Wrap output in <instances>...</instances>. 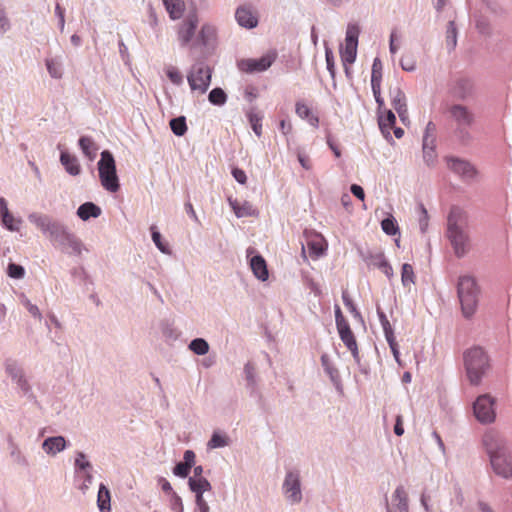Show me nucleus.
<instances>
[{
	"mask_svg": "<svg viewBox=\"0 0 512 512\" xmlns=\"http://www.w3.org/2000/svg\"><path fill=\"white\" fill-rule=\"evenodd\" d=\"M28 220L61 252L80 257L83 251H88L81 239L62 221L38 212L29 214Z\"/></svg>",
	"mask_w": 512,
	"mask_h": 512,
	"instance_id": "f257e3e1",
	"label": "nucleus"
},
{
	"mask_svg": "<svg viewBox=\"0 0 512 512\" xmlns=\"http://www.w3.org/2000/svg\"><path fill=\"white\" fill-rule=\"evenodd\" d=\"M446 236L457 258H463L470 250L468 215L458 206H452L447 216Z\"/></svg>",
	"mask_w": 512,
	"mask_h": 512,
	"instance_id": "f03ea898",
	"label": "nucleus"
},
{
	"mask_svg": "<svg viewBox=\"0 0 512 512\" xmlns=\"http://www.w3.org/2000/svg\"><path fill=\"white\" fill-rule=\"evenodd\" d=\"M466 377L472 386H478L490 367L489 356L481 346H473L463 353Z\"/></svg>",
	"mask_w": 512,
	"mask_h": 512,
	"instance_id": "7ed1b4c3",
	"label": "nucleus"
},
{
	"mask_svg": "<svg viewBox=\"0 0 512 512\" xmlns=\"http://www.w3.org/2000/svg\"><path fill=\"white\" fill-rule=\"evenodd\" d=\"M480 289L471 275L460 276L457 283V295L465 318H471L476 312Z\"/></svg>",
	"mask_w": 512,
	"mask_h": 512,
	"instance_id": "20e7f679",
	"label": "nucleus"
},
{
	"mask_svg": "<svg viewBox=\"0 0 512 512\" xmlns=\"http://www.w3.org/2000/svg\"><path fill=\"white\" fill-rule=\"evenodd\" d=\"M98 172L101 185L109 192H117L120 188L119 178L117 176L115 159L108 150L101 152V158L98 161Z\"/></svg>",
	"mask_w": 512,
	"mask_h": 512,
	"instance_id": "39448f33",
	"label": "nucleus"
},
{
	"mask_svg": "<svg viewBox=\"0 0 512 512\" xmlns=\"http://www.w3.org/2000/svg\"><path fill=\"white\" fill-rule=\"evenodd\" d=\"M212 71L208 65L202 61L194 63L188 74L187 81L192 92L204 94L211 84Z\"/></svg>",
	"mask_w": 512,
	"mask_h": 512,
	"instance_id": "423d86ee",
	"label": "nucleus"
},
{
	"mask_svg": "<svg viewBox=\"0 0 512 512\" xmlns=\"http://www.w3.org/2000/svg\"><path fill=\"white\" fill-rule=\"evenodd\" d=\"M496 400L490 394L479 395L473 403V413L481 424H491L496 420Z\"/></svg>",
	"mask_w": 512,
	"mask_h": 512,
	"instance_id": "0eeeda50",
	"label": "nucleus"
},
{
	"mask_svg": "<svg viewBox=\"0 0 512 512\" xmlns=\"http://www.w3.org/2000/svg\"><path fill=\"white\" fill-rule=\"evenodd\" d=\"M360 27L356 23L347 25L345 46L340 48V55L343 66L351 65L355 62L357 56L358 37Z\"/></svg>",
	"mask_w": 512,
	"mask_h": 512,
	"instance_id": "6e6552de",
	"label": "nucleus"
},
{
	"mask_svg": "<svg viewBox=\"0 0 512 512\" xmlns=\"http://www.w3.org/2000/svg\"><path fill=\"white\" fill-rule=\"evenodd\" d=\"M282 492L286 500L292 505L302 501L301 481L298 471H287L282 484Z\"/></svg>",
	"mask_w": 512,
	"mask_h": 512,
	"instance_id": "1a4fd4ad",
	"label": "nucleus"
},
{
	"mask_svg": "<svg viewBox=\"0 0 512 512\" xmlns=\"http://www.w3.org/2000/svg\"><path fill=\"white\" fill-rule=\"evenodd\" d=\"M445 160L448 169L462 181L470 182L475 178L477 170L469 161L455 156H447Z\"/></svg>",
	"mask_w": 512,
	"mask_h": 512,
	"instance_id": "9d476101",
	"label": "nucleus"
},
{
	"mask_svg": "<svg viewBox=\"0 0 512 512\" xmlns=\"http://www.w3.org/2000/svg\"><path fill=\"white\" fill-rule=\"evenodd\" d=\"M275 59V53H268L258 59H242L238 62V68L245 73L263 72L273 64Z\"/></svg>",
	"mask_w": 512,
	"mask_h": 512,
	"instance_id": "9b49d317",
	"label": "nucleus"
},
{
	"mask_svg": "<svg viewBox=\"0 0 512 512\" xmlns=\"http://www.w3.org/2000/svg\"><path fill=\"white\" fill-rule=\"evenodd\" d=\"M493 471L504 479L512 478V455L508 450L489 457Z\"/></svg>",
	"mask_w": 512,
	"mask_h": 512,
	"instance_id": "f8f14e48",
	"label": "nucleus"
},
{
	"mask_svg": "<svg viewBox=\"0 0 512 512\" xmlns=\"http://www.w3.org/2000/svg\"><path fill=\"white\" fill-rule=\"evenodd\" d=\"M482 445L489 457L508 450L506 440L494 430H488L484 433Z\"/></svg>",
	"mask_w": 512,
	"mask_h": 512,
	"instance_id": "ddd939ff",
	"label": "nucleus"
},
{
	"mask_svg": "<svg viewBox=\"0 0 512 512\" xmlns=\"http://www.w3.org/2000/svg\"><path fill=\"white\" fill-rule=\"evenodd\" d=\"M447 112L459 126H471L474 124V115L466 106L453 104L448 107Z\"/></svg>",
	"mask_w": 512,
	"mask_h": 512,
	"instance_id": "4468645a",
	"label": "nucleus"
},
{
	"mask_svg": "<svg viewBox=\"0 0 512 512\" xmlns=\"http://www.w3.org/2000/svg\"><path fill=\"white\" fill-rule=\"evenodd\" d=\"M432 132L433 130H425L422 143L423 159L428 166H433L437 159L436 136Z\"/></svg>",
	"mask_w": 512,
	"mask_h": 512,
	"instance_id": "2eb2a0df",
	"label": "nucleus"
},
{
	"mask_svg": "<svg viewBox=\"0 0 512 512\" xmlns=\"http://www.w3.org/2000/svg\"><path fill=\"white\" fill-rule=\"evenodd\" d=\"M387 512H408L407 494L403 486H398L393 495L391 504L386 503Z\"/></svg>",
	"mask_w": 512,
	"mask_h": 512,
	"instance_id": "dca6fc26",
	"label": "nucleus"
},
{
	"mask_svg": "<svg viewBox=\"0 0 512 512\" xmlns=\"http://www.w3.org/2000/svg\"><path fill=\"white\" fill-rule=\"evenodd\" d=\"M472 91V81L467 78H460L451 87L450 94L456 100L465 101L472 95Z\"/></svg>",
	"mask_w": 512,
	"mask_h": 512,
	"instance_id": "f3484780",
	"label": "nucleus"
},
{
	"mask_svg": "<svg viewBox=\"0 0 512 512\" xmlns=\"http://www.w3.org/2000/svg\"><path fill=\"white\" fill-rule=\"evenodd\" d=\"M198 19L196 15H189L182 23L178 35L182 46L187 45L194 37Z\"/></svg>",
	"mask_w": 512,
	"mask_h": 512,
	"instance_id": "a211bd4d",
	"label": "nucleus"
},
{
	"mask_svg": "<svg viewBox=\"0 0 512 512\" xmlns=\"http://www.w3.org/2000/svg\"><path fill=\"white\" fill-rule=\"evenodd\" d=\"M235 19L240 26L247 29H252L258 24V19L249 6L238 7L235 12Z\"/></svg>",
	"mask_w": 512,
	"mask_h": 512,
	"instance_id": "6ab92c4d",
	"label": "nucleus"
},
{
	"mask_svg": "<svg viewBox=\"0 0 512 512\" xmlns=\"http://www.w3.org/2000/svg\"><path fill=\"white\" fill-rule=\"evenodd\" d=\"M67 441L63 436H52L46 438L42 443V449L50 456L64 451L67 448Z\"/></svg>",
	"mask_w": 512,
	"mask_h": 512,
	"instance_id": "aec40b11",
	"label": "nucleus"
},
{
	"mask_svg": "<svg viewBox=\"0 0 512 512\" xmlns=\"http://www.w3.org/2000/svg\"><path fill=\"white\" fill-rule=\"evenodd\" d=\"M70 274L74 283L81 286L84 292H88L90 290V286L94 285L91 276L83 266L72 268Z\"/></svg>",
	"mask_w": 512,
	"mask_h": 512,
	"instance_id": "412c9836",
	"label": "nucleus"
},
{
	"mask_svg": "<svg viewBox=\"0 0 512 512\" xmlns=\"http://www.w3.org/2000/svg\"><path fill=\"white\" fill-rule=\"evenodd\" d=\"M250 267L254 276L260 281H266L269 277L265 259L257 254L250 258Z\"/></svg>",
	"mask_w": 512,
	"mask_h": 512,
	"instance_id": "4be33fe9",
	"label": "nucleus"
},
{
	"mask_svg": "<svg viewBox=\"0 0 512 512\" xmlns=\"http://www.w3.org/2000/svg\"><path fill=\"white\" fill-rule=\"evenodd\" d=\"M60 162L63 165L65 171L71 176H77L81 172V167L76 156L70 154L67 151H61Z\"/></svg>",
	"mask_w": 512,
	"mask_h": 512,
	"instance_id": "5701e85b",
	"label": "nucleus"
},
{
	"mask_svg": "<svg viewBox=\"0 0 512 512\" xmlns=\"http://www.w3.org/2000/svg\"><path fill=\"white\" fill-rule=\"evenodd\" d=\"M12 383L16 386L17 393L21 397H25L29 401L36 400V396L33 392L32 386L26 373L17 380L13 381Z\"/></svg>",
	"mask_w": 512,
	"mask_h": 512,
	"instance_id": "b1692460",
	"label": "nucleus"
},
{
	"mask_svg": "<svg viewBox=\"0 0 512 512\" xmlns=\"http://www.w3.org/2000/svg\"><path fill=\"white\" fill-rule=\"evenodd\" d=\"M76 214L81 220L87 221L99 217L101 208L93 202H85L78 207Z\"/></svg>",
	"mask_w": 512,
	"mask_h": 512,
	"instance_id": "393cba45",
	"label": "nucleus"
},
{
	"mask_svg": "<svg viewBox=\"0 0 512 512\" xmlns=\"http://www.w3.org/2000/svg\"><path fill=\"white\" fill-rule=\"evenodd\" d=\"M46 68L52 78L60 79L63 75V59L61 56L47 58L45 60Z\"/></svg>",
	"mask_w": 512,
	"mask_h": 512,
	"instance_id": "a878e982",
	"label": "nucleus"
},
{
	"mask_svg": "<svg viewBox=\"0 0 512 512\" xmlns=\"http://www.w3.org/2000/svg\"><path fill=\"white\" fill-rule=\"evenodd\" d=\"M4 369L12 382L25 374L23 367L16 360L11 358L5 360Z\"/></svg>",
	"mask_w": 512,
	"mask_h": 512,
	"instance_id": "bb28decb",
	"label": "nucleus"
},
{
	"mask_svg": "<svg viewBox=\"0 0 512 512\" xmlns=\"http://www.w3.org/2000/svg\"><path fill=\"white\" fill-rule=\"evenodd\" d=\"M188 485L195 495H203L204 492L212 489L210 482L206 478L189 477Z\"/></svg>",
	"mask_w": 512,
	"mask_h": 512,
	"instance_id": "cd10ccee",
	"label": "nucleus"
},
{
	"mask_svg": "<svg viewBox=\"0 0 512 512\" xmlns=\"http://www.w3.org/2000/svg\"><path fill=\"white\" fill-rule=\"evenodd\" d=\"M215 36V28L209 24H205L200 30V33L196 39V43L208 47L213 43Z\"/></svg>",
	"mask_w": 512,
	"mask_h": 512,
	"instance_id": "c85d7f7f",
	"label": "nucleus"
},
{
	"mask_svg": "<svg viewBox=\"0 0 512 512\" xmlns=\"http://www.w3.org/2000/svg\"><path fill=\"white\" fill-rule=\"evenodd\" d=\"M244 377L246 380V386L253 394L257 389V378H256V367L252 362H247L244 365Z\"/></svg>",
	"mask_w": 512,
	"mask_h": 512,
	"instance_id": "c756f323",
	"label": "nucleus"
},
{
	"mask_svg": "<svg viewBox=\"0 0 512 512\" xmlns=\"http://www.w3.org/2000/svg\"><path fill=\"white\" fill-rule=\"evenodd\" d=\"M79 146H80L83 154L89 160H93L96 157L98 147L96 146V144L90 137L82 136L79 139Z\"/></svg>",
	"mask_w": 512,
	"mask_h": 512,
	"instance_id": "7c9ffc66",
	"label": "nucleus"
},
{
	"mask_svg": "<svg viewBox=\"0 0 512 512\" xmlns=\"http://www.w3.org/2000/svg\"><path fill=\"white\" fill-rule=\"evenodd\" d=\"M97 505L101 512L109 511L111 509L110 491L103 483H101L99 486L97 495Z\"/></svg>",
	"mask_w": 512,
	"mask_h": 512,
	"instance_id": "2f4dec72",
	"label": "nucleus"
},
{
	"mask_svg": "<svg viewBox=\"0 0 512 512\" xmlns=\"http://www.w3.org/2000/svg\"><path fill=\"white\" fill-rule=\"evenodd\" d=\"M296 114L301 119L307 120L309 125L317 126L318 118L313 115L311 109L305 103H302V102L296 103Z\"/></svg>",
	"mask_w": 512,
	"mask_h": 512,
	"instance_id": "473e14b6",
	"label": "nucleus"
},
{
	"mask_svg": "<svg viewBox=\"0 0 512 512\" xmlns=\"http://www.w3.org/2000/svg\"><path fill=\"white\" fill-rule=\"evenodd\" d=\"M188 349L198 356L206 355L209 352V343L204 338H195L190 341Z\"/></svg>",
	"mask_w": 512,
	"mask_h": 512,
	"instance_id": "72a5a7b5",
	"label": "nucleus"
},
{
	"mask_svg": "<svg viewBox=\"0 0 512 512\" xmlns=\"http://www.w3.org/2000/svg\"><path fill=\"white\" fill-rule=\"evenodd\" d=\"M337 331L339 333L340 339L344 343V345L347 348H351V346L354 347L355 344H357L355 336L350 328L349 323L342 325L340 327H337Z\"/></svg>",
	"mask_w": 512,
	"mask_h": 512,
	"instance_id": "f704fd0d",
	"label": "nucleus"
},
{
	"mask_svg": "<svg viewBox=\"0 0 512 512\" xmlns=\"http://www.w3.org/2000/svg\"><path fill=\"white\" fill-rule=\"evenodd\" d=\"M376 312H377V316H378L379 322L381 324V327L383 329L385 339L395 337L394 329H393L392 325L390 324L385 312L378 305L376 307Z\"/></svg>",
	"mask_w": 512,
	"mask_h": 512,
	"instance_id": "c9c22d12",
	"label": "nucleus"
},
{
	"mask_svg": "<svg viewBox=\"0 0 512 512\" xmlns=\"http://www.w3.org/2000/svg\"><path fill=\"white\" fill-rule=\"evenodd\" d=\"M163 4L172 19H179L183 11L181 0H163Z\"/></svg>",
	"mask_w": 512,
	"mask_h": 512,
	"instance_id": "e433bc0d",
	"label": "nucleus"
},
{
	"mask_svg": "<svg viewBox=\"0 0 512 512\" xmlns=\"http://www.w3.org/2000/svg\"><path fill=\"white\" fill-rule=\"evenodd\" d=\"M161 332L165 341L169 344L175 342L180 336V332L168 321L161 324Z\"/></svg>",
	"mask_w": 512,
	"mask_h": 512,
	"instance_id": "4c0bfd02",
	"label": "nucleus"
},
{
	"mask_svg": "<svg viewBox=\"0 0 512 512\" xmlns=\"http://www.w3.org/2000/svg\"><path fill=\"white\" fill-rule=\"evenodd\" d=\"M381 228L383 232L389 236L399 234L397 220L392 215H389L381 221Z\"/></svg>",
	"mask_w": 512,
	"mask_h": 512,
	"instance_id": "58836bf2",
	"label": "nucleus"
},
{
	"mask_svg": "<svg viewBox=\"0 0 512 512\" xmlns=\"http://www.w3.org/2000/svg\"><path fill=\"white\" fill-rule=\"evenodd\" d=\"M74 466H75L76 472L85 473L87 471L93 470V466H92L91 462L87 459V456L83 452L76 453Z\"/></svg>",
	"mask_w": 512,
	"mask_h": 512,
	"instance_id": "ea45409f",
	"label": "nucleus"
},
{
	"mask_svg": "<svg viewBox=\"0 0 512 512\" xmlns=\"http://www.w3.org/2000/svg\"><path fill=\"white\" fill-rule=\"evenodd\" d=\"M208 100L213 105L222 106L227 101V94L222 88L216 87L209 92Z\"/></svg>",
	"mask_w": 512,
	"mask_h": 512,
	"instance_id": "a19ab883",
	"label": "nucleus"
},
{
	"mask_svg": "<svg viewBox=\"0 0 512 512\" xmlns=\"http://www.w3.org/2000/svg\"><path fill=\"white\" fill-rule=\"evenodd\" d=\"M446 45L449 51L457 45V28L454 21H449L446 28Z\"/></svg>",
	"mask_w": 512,
	"mask_h": 512,
	"instance_id": "79ce46f5",
	"label": "nucleus"
},
{
	"mask_svg": "<svg viewBox=\"0 0 512 512\" xmlns=\"http://www.w3.org/2000/svg\"><path fill=\"white\" fill-rule=\"evenodd\" d=\"M229 444V438L219 432H213L210 440L207 443L208 449L223 448Z\"/></svg>",
	"mask_w": 512,
	"mask_h": 512,
	"instance_id": "37998d69",
	"label": "nucleus"
},
{
	"mask_svg": "<svg viewBox=\"0 0 512 512\" xmlns=\"http://www.w3.org/2000/svg\"><path fill=\"white\" fill-rule=\"evenodd\" d=\"M321 364L324 371L328 374L330 379L335 382L339 378V372L336 367L332 364L329 356L327 354H322L321 356Z\"/></svg>",
	"mask_w": 512,
	"mask_h": 512,
	"instance_id": "c03bdc74",
	"label": "nucleus"
},
{
	"mask_svg": "<svg viewBox=\"0 0 512 512\" xmlns=\"http://www.w3.org/2000/svg\"><path fill=\"white\" fill-rule=\"evenodd\" d=\"M165 73L168 79L177 86H180L184 82V77L182 73L178 70V68L169 65L165 68Z\"/></svg>",
	"mask_w": 512,
	"mask_h": 512,
	"instance_id": "a18cd8bd",
	"label": "nucleus"
},
{
	"mask_svg": "<svg viewBox=\"0 0 512 512\" xmlns=\"http://www.w3.org/2000/svg\"><path fill=\"white\" fill-rule=\"evenodd\" d=\"M151 237H152V241L154 242L155 246L164 254H170V249L169 247L163 243L162 241V235L161 233L157 230V228L155 226H152L151 227Z\"/></svg>",
	"mask_w": 512,
	"mask_h": 512,
	"instance_id": "49530a36",
	"label": "nucleus"
},
{
	"mask_svg": "<svg viewBox=\"0 0 512 512\" xmlns=\"http://www.w3.org/2000/svg\"><path fill=\"white\" fill-rule=\"evenodd\" d=\"M401 281H402V284H403L404 287H407L410 284L414 283L413 267L410 264H408V263H404L402 265Z\"/></svg>",
	"mask_w": 512,
	"mask_h": 512,
	"instance_id": "de8ad7c7",
	"label": "nucleus"
},
{
	"mask_svg": "<svg viewBox=\"0 0 512 512\" xmlns=\"http://www.w3.org/2000/svg\"><path fill=\"white\" fill-rule=\"evenodd\" d=\"M6 273L10 278L22 279L25 276V269L20 264L10 262L7 266Z\"/></svg>",
	"mask_w": 512,
	"mask_h": 512,
	"instance_id": "09e8293b",
	"label": "nucleus"
},
{
	"mask_svg": "<svg viewBox=\"0 0 512 512\" xmlns=\"http://www.w3.org/2000/svg\"><path fill=\"white\" fill-rule=\"evenodd\" d=\"M12 25L7 15L4 5L0 2V35L6 34L10 31Z\"/></svg>",
	"mask_w": 512,
	"mask_h": 512,
	"instance_id": "8fccbe9b",
	"label": "nucleus"
},
{
	"mask_svg": "<svg viewBox=\"0 0 512 512\" xmlns=\"http://www.w3.org/2000/svg\"><path fill=\"white\" fill-rule=\"evenodd\" d=\"M20 302L33 317L39 320L42 319V314L39 308L36 305L32 304L31 301L24 294L20 296Z\"/></svg>",
	"mask_w": 512,
	"mask_h": 512,
	"instance_id": "3c124183",
	"label": "nucleus"
},
{
	"mask_svg": "<svg viewBox=\"0 0 512 512\" xmlns=\"http://www.w3.org/2000/svg\"><path fill=\"white\" fill-rule=\"evenodd\" d=\"M418 212H419V219H418L419 229H420L421 233H425L428 228L429 216H428L427 209L425 208V206L422 203H420L418 205Z\"/></svg>",
	"mask_w": 512,
	"mask_h": 512,
	"instance_id": "603ef678",
	"label": "nucleus"
},
{
	"mask_svg": "<svg viewBox=\"0 0 512 512\" xmlns=\"http://www.w3.org/2000/svg\"><path fill=\"white\" fill-rule=\"evenodd\" d=\"M1 224L4 228H6L9 231H18L19 230V220H16L13 215L10 213V211L7 214V217L4 216L0 219Z\"/></svg>",
	"mask_w": 512,
	"mask_h": 512,
	"instance_id": "864d4df0",
	"label": "nucleus"
},
{
	"mask_svg": "<svg viewBox=\"0 0 512 512\" xmlns=\"http://www.w3.org/2000/svg\"><path fill=\"white\" fill-rule=\"evenodd\" d=\"M392 105L396 111L406 108L405 95L400 89L394 91Z\"/></svg>",
	"mask_w": 512,
	"mask_h": 512,
	"instance_id": "5fc2aeb1",
	"label": "nucleus"
},
{
	"mask_svg": "<svg viewBox=\"0 0 512 512\" xmlns=\"http://www.w3.org/2000/svg\"><path fill=\"white\" fill-rule=\"evenodd\" d=\"M342 299H343L344 305L349 310V312L353 315V317L359 321H363L361 313L356 308L352 299L346 293H343Z\"/></svg>",
	"mask_w": 512,
	"mask_h": 512,
	"instance_id": "6e6d98bb",
	"label": "nucleus"
},
{
	"mask_svg": "<svg viewBox=\"0 0 512 512\" xmlns=\"http://www.w3.org/2000/svg\"><path fill=\"white\" fill-rule=\"evenodd\" d=\"M377 258L378 262L375 263V265H377V267L387 276V278L390 279L393 276L392 266L388 263L382 254H380Z\"/></svg>",
	"mask_w": 512,
	"mask_h": 512,
	"instance_id": "4d7b16f0",
	"label": "nucleus"
},
{
	"mask_svg": "<svg viewBox=\"0 0 512 512\" xmlns=\"http://www.w3.org/2000/svg\"><path fill=\"white\" fill-rule=\"evenodd\" d=\"M169 506L173 512H184L182 499L176 492L170 495Z\"/></svg>",
	"mask_w": 512,
	"mask_h": 512,
	"instance_id": "13d9d810",
	"label": "nucleus"
},
{
	"mask_svg": "<svg viewBox=\"0 0 512 512\" xmlns=\"http://www.w3.org/2000/svg\"><path fill=\"white\" fill-rule=\"evenodd\" d=\"M247 117H248L249 123L251 125V128H261L262 127V124H261L262 115L260 112L254 110V109H251L247 113Z\"/></svg>",
	"mask_w": 512,
	"mask_h": 512,
	"instance_id": "bf43d9fd",
	"label": "nucleus"
},
{
	"mask_svg": "<svg viewBox=\"0 0 512 512\" xmlns=\"http://www.w3.org/2000/svg\"><path fill=\"white\" fill-rule=\"evenodd\" d=\"M229 203H230V205H231L235 215L238 218L246 217V216L251 215V213H250V206L240 207V206H238L237 201H232L231 199H229Z\"/></svg>",
	"mask_w": 512,
	"mask_h": 512,
	"instance_id": "052dcab7",
	"label": "nucleus"
},
{
	"mask_svg": "<svg viewBox=\"0 0 512 512\" xmlns=\"http://www.w3.org/2000/svg\"><path fill=\"white\" fill-rule=\"evenodd\" d=\"M396 117L392 111H388L385 117H379V128H387V125H390L391 128H395Z\"/></svg>",
	"mask_w": 512,
	"mask_h": 512,
	"instance_id": "680f3d73",
	"label": "nucleus"
},
{
	"mask_svg": "<svg viewBox=\"0 0 512 512\" xmlns=\"http://www.w3.org/2000/svg\"><path fill=\"white\" fill-rule=\"evenodd\" d=\"M191 471V468L188 466H185L182 462L176 463V465L173 468V474L180 478H186Z\"/></svg>",
	"mask_w": 512,
	"mask_h": 512,
	"instance_id": "e2e57ef3",
	"label": "nucleus"
},
{
	"mask_svg": "<svg viewBox=\"0 0 512 512\" xmlns=\"http://www.w3.org/2000/svg\"><path fill=\"white\" fill-rule=\"evenodd\" d=\"M382 70H372L371 73V87L373 92H378L379 86H381Z\"/></svg>",
	"mask_w": 512,
	"mask_h": 512,
	"instance_id": "0e129e2a",
	"label": "nucleus"
},
{
	"mask_svg": "<svg viewBox=\"0 0 512 512\" xmlns=\"http://www.w3.org/2000/svg\"><path fill=\"white\" fill-rule=\"evenodd\" d=\"M388 345H389V348L394 356V359L395 361L399 364V365H402L401 364V360H400V352H399V347H398V343L396 341V338L395 337H392V338H389V339H386Z\"/></svg>",
	"mask_w": 512,
	"mask_h": 512,
	"instance_id": "69168bd1",
	"label": "nucleus"
},
{
	"mask_svg": "<svg viewBox=\"0 0 512 512\" xmlns=\"http://www.w3.org/2000/svg\"><path fill=\"white\" fill-rule=\"evenodd\" d=\"M195 512H210L209 505L203 495H195Z\"/></svg>",
	"mask_w": 512,
	"mask_h": 512,
	"instance_id": "338daca9",
	"label": "nucleus"
},
{
	"mask_svg": "<svg viewBox=\"0 0 512 512\" xmlns=\"http://www.w3.org/2000/svg\"><path fill=\"white\" fill-rule=\"evenodd\" d=\"M401 68L405 71L412 72L416 69V62L411 57H402L400 60Z\"/></svg>",
	"mask_w": 512,
	"mask_h": 512,
	"instance_id": "774afa93",
	"label": "nucleus"
}]
</instances>
